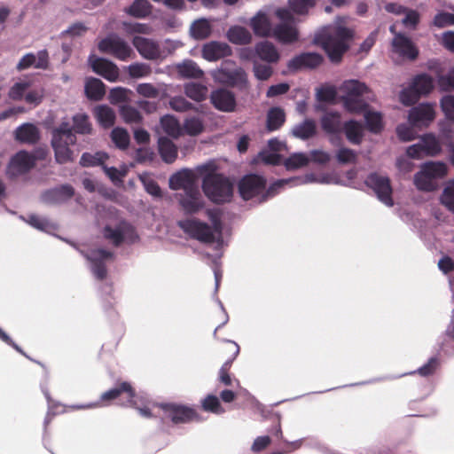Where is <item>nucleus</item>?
Masks as SVG:
<instances>
[{
	"mask_svg": "<svg viewBox=\"0 0 454 454\" xmlns=\"http://www.w3.org/2000/svg\"><path fill=\"white\" fill-rule=\"evenodd\" d=\"M349 18L337 16L334 20L320 27L315 34L313 42L320 46L333 63H339L343 54L349 49V42L354 40L355 29L348 26Z\"/></svg>",
	"mask_w": 454,
	"mask_h": 454,
	"instance_id": "f257e3e1",
	"label": "nucleus"
},
{
	"mask_svg": "<svg viewBox=\"0 0 454 454\" xmlns=\"http://www.w3.org/2000/svg\"><path fill=\"white\" fill-rule=\"evenodd\" d=\"M210 224L205 221L186 217L177 221V226L190 238L200 243L213 246L216 251H221L228 246V240L223 238V232L231 234V228L227 226L218 215L208 211Z\"/></svg>",
	"mask_w": 454,
	"mask_h": 454,
	"instance_id": "f03ea898",
	"label": "nucleus"
},
{
	"mask_svg": "<svg viewBox=\"0 0 454 454\" xmlns=\"http://www.w3.org/2000/svg\"><path fill=\"white\" fill-rule=\"evenodd\" d=\"M239 20L251 28L254 36L271 38L284 44V6L266 4L249 19Z\"/></svg>",
	"mask_w": 454,
	"mask_h": 454,
	"instance_id": "7ed1b4c3",
	"label": "nucleus"
},
{
	"mask_svg": "<svg viewBox=\"0 0 454 454\" xmlns=\"http://www.w3.org/2000/svg\"><path fill=\"white\" fill-rule=\"evenodd\" d=\"M81 254L88 261L89 268L94 278L100 282L98 290L103 300L114 299L113 282L108 281L107 263L115 260V252L104 247H98L86 253L81 251Z\"/></svg>",
	"mask_w": 454,
	"mask_h": 454,
	"instance_id": "20e7f679",
	"label": "nucleus"
},
{
	"mask_svg": "<svg viewBox=\"0 0 454 454\" xmlns=\"http://www.w3.org/2000/svg\"><path fill=\"white\" fill-rule=\"evenodd\" d=\"M284 186V177L277 179L273 184H268L267 177L260 173L245 175L238 184V192L244 200H254L262 203L268 200L277 193V187Z\"/></svg>",
	"mask_w": 454,
	"mask_h": 454,
	"instance_id": "39448f33",
	"label": "nucleus"
},
{
	"mask_svg": "<svg viewBox=\"0 0 454 454\" xmlns=\"http://www.w3.org/2000/svg\"><path fill=\"white\" fill-rule=\"evenodd\" d=\"M449 166L441 160H429L420 165L413 176V184L419 191L434 192L438 188L437 181L449 174Z\"/></svg>",
	"mask_w": 454,
	"mask_h": 454,
	"instance_id": "423d86ee",
	"label": "nucleus"
},
{
	"mask_svg": "<svg viewBox=\"0 0 454 454\" xmlns=\"http://www.w3.org/2000/svg\"><path fill=\"white\" fill-rule=\"evenodd\" d=\"M343 106L349 113H360L366 107L364 98L370 99V90L357 80L345 81L339 88Z\"/></svg>",
	"mask_w": 454,
	"mask_h": 454,
	"instance_id": "0eeeda50",
	"label": "nucleus"
},
{
	"mask_svg": "<svg viewBox=\"0 0 454 454\" xmlns=\"http://www.w3.org/2000/svg\"><path fill=\"white\" fill-rule=\"evenodd\" d=\"M201 187L207 198L214 203L231 202L234 196L232 181L223 174H215L212 177L204 179Z\"/></svg>",
	"mask_w": 454,
	"mask_h": 454,
	"instance_id": "6e6552de",
	"label": "nucleus"
},
{
	"mask_svg": "<svg viewBox=\"0 0 454 454\" xmlns=\"http://www.w3.org/2000/svg\"><path fill=\"white\" fill-rule=\"evenodd\" d=\"M101 233L114 247H120L122 244L134 245L140 241L136 227L125 219L118 221L114 225L105 224Z\"/></svg>",
	"mask_w": 454,
	"mask_h": 454,
	"instance_id": "1a4fd4ad",
	"label": "nucleus"
},
{
	"mask_svg": "<svg viewBox=\"0 0 454 454\" xmlns=\"http://www.w3.org/2000/svg\"><path fill=\"white\" fill-rule=\"evenodd\" d=\"M434 79L427 74L412 78L409 86L401 90L399 100L404 106L415 104L421 97L427 96L434 90Z\"/></svg>",
	"mask_w": 454,
	"mask_h": 454,
	"instance_id": "9d476101",
	"label": "nucleus"
},
{
	"mask_svg": "<svg viewBox=\"0 0 454 454\" xmlns=\"http://www.w3.org/2000/svg\"><path fill=\"white\" fill-rule=\"evenodd\" d=\"M100 52L111 54L121 61H127L135 56L130 44L119 34L108 33L98 44Z\"/></svg>",
	"mask_w": 454,
	"mask_h": 454,
	"instance_id": "9b49d317",
	"label": "nucleus"
},
{
	"mask_svg": "<svg viewBox=\"0 0 454 454\" xmlns=\"http://www.w3.org/2000/svg\"><path fill=\"white\" fill-rule=\"evenodd\" d=\"M314 4V0L288 1V11H286V43L294 42L298 39V30L296 28L297 20L292 14L304 15Z\"/></svg>",
	"mask_w": 454,
	"mask_h": 454,
	"instance_id": "f8f14e48",
	"label": "nucleus"
},
{
	"mask_svg": "<svg viewBox=\"0 0 454 454\" xmlns=\"http://www.w3.org/2000/svg\"><path fill=\"white\" fill-rule=\"evenodd\" d=\"M159 407L164 412L166 418L173 424H187L199 418L197 410L189 404L168 402L160 403Z\"/></svg>",
	"mask_w": 454,
	"mask_h": 454,
	"instance_id": "ddd939ff",
	"label": "nucleus"
},
{
	"mask_svg": "<svg viewBox=\"0 0 454 454\" xmlns=\"http://www.w3.org/2000/svg\"><path fill=\"white\" fill-rule=\"evenodd\" d=\"M31 86L32 81L29 78L20 80L10 88L8 96L12 100H25L26 103L37 106L43 99V90L34 89L27 91Z\"/></svg>",
	"mask_w": 454,
	"mask_h": 454,
	"instance_id": "4468645a",
	"label": "nucleus"
},
{
	"mask_svg": "<svg viewBox=\"0 0 454 454\" xmlns=\"http://www.w3.org/2000/svg\"><path fill=\"white\" fill-rule=\"evenodd\" d=\"M239 394L244 395L245 397H247L248 400L252 401L254 403L256 409L261 413L262 417L272 420L274 425L270 429V432L278 438L282 437L281 414L279 412H274L272 411V407L284 403V400L275 403L271 404L270 408H268L262 403H261L247 389L240 387Z\"/></svg>",
	"mask_w": 454,
	"mask_h": 454,
	"instance_id": "2eb2a0df",
	"label": "nucleus"
},
{
	"mask_svg": "<svg viewBox=\"0 0 454 454\" xmlns=\"http://www.w3.org/2000/svg\"><path fill=\"white\" fill-rule=\"evenodd\" d=\"M280 145H284V142L277 137L269 139L267 145L257 153L253 160L255 163L272 166L284 164V157L278 153Z\"/></svg>",
	"mask_w": 454,
	"mask_h": 454,
	"instance_id": "dca6fc26",
	"label": "nucleus"
},
{
	"mask_svg": "<svg viewBox=\"0 0 454 454\" xmlns=\"http://www.w3.org/2000/svg\"><path fill=\"white\" fill-rule=\"evenodd\" d=\"M74 192L73 185L66 183L43 191L40 199L47 205L61 204L71 200Z\"/></svg>",
	"mask_w": 454,
	"mask_h": 454,
	"instance_id": "f3484780",
	"label": "nucleus"
},
{
	"mask_svg": "<svg viewBox=\"0 0 454 454\" xmlns=\"http://www.w3.org/2000/svg\"><path fill=\"white\" fill-rule=\"evenodd\" d=\"M435 119L434 105L421 103L409 111L408 121L413 127H427Z\"/></svg>",
	"mask_w": 454,
	"mask_h": 454,
	"instance_id": "a211bd4d",
	"label": "nucleus"
},
{
	"mask_svg": "<svg viewBox=\"0 0 454 454\" xmlns=\"http://www.w3.org/2000/svg\"><path fill=\"white\" fill-rule=\"evenodd\" d=\"M123 393L128 395V402L132 403L133 399L137 396V393L129 381H121L117 383L113 387L102 393L96 403H98V407L108 406Z\"/></svg>",
	"mask_w": 454,
	"mask_h": 454,
	"instance_id": "6ab92c4d",
	"label": "nucleus"
},
{
	"mask_svg": "<svg viewBox=\"0 0 454 454\" xmlns=\"http://www.w3.org/2000/svg\"><path fill=\"white\" fill-rule=\"evenodd\" d=\"M88 66L92 72L109 82H114L117 71L116 64L108 58L99 57L90 53L87 59Z\"/></svg>",
	"mask_w": 454,
	"mask_h": 454,
	"instance_id": "aec40b11",
	"label": "nucleus"
},
{
	"mask_svg": "<svg viewBox=\"0 0 454 454\" xmlns=\"http://www.w3.org/2000/svg\"><path fill=\"white\" fill-rule=\"evenodd\" d=\"M390 31L395 35L392 41V51L402 59H415L418 56V50L411 41L402 34L395 33V27H390Z\"/></svg>",
	"mask_w": 454,
	"mask_h": 454,
	"instance_id": "412c9836",
	"label": "nucleus"
},
{
	"mask_svg": "<svg viewBox=\"0 0 454 454\" xmlns=\"http://www.w3.org/2000/svg\"><path fill=\"white\" fill-rule=\"evenodd\" d=\"M50 67L49 52L46 49L38 51L36 53L27 52L24 54L16 65L18 71L28 68L46 70Z\"/></svg>",
	"mask_w": 454,
	"mask_h": 454,
	"instance_id": "4be33fe9",
	"label": "nucleus"
},
{
	"mask_svg": "<svg viewBox=\"0 0 454 454\" xmlns=\"http://www.w3.org/2000/svg\"><path fill=\"white\" fill-rule=\"evenodd\" d=\"M209 98L213 106L221 112H233L237 106L235 93L227 89L214 90L210 93Z\"/></svg>",
	"mask_w": 454,
	"mask_h": 454,
	"instance_id": "5701e85b",
	"label": "nucleus"
},
{
	"mask_svg": "<svg viewBox=\"0 0 454 454\" xmlns=\"http://www.w3.org/2000/svg\"><path fill=\"white\" fill-rule=\"evenodd\" d=\"M231 55L232 48L226 42L211 40L201 47V56L207 61H216Z\"/></svg>",
	"mask_w": 454,
	"mask_h": 454,
	"instance_id": "b1692460",
	"label": "nucleus"
},
{
	"mask_svg": "<svg viewBox=\"0 0 454 454\" xmlns=\"http://www.w3.org/2000/svg\"><path fill=\"white\" fill-rule=\"evenodd\" d=\"M13 139L21 145H35L41 139V131L33 122H23L12 131Z\"/></svg>",
	"mask_w": 454,
	"mask_h": 454,
	"instance_id": "393cba45",
	"label": "nucleus"
},
{
	"mask_svg": "<svg viewBox=\"0 0 454 454\" xmlns=\"http://www.w3.org/2000/svg\"><path fill=\"white\" fill-rule=\"evenodd\" d=\"M367 184L375 192L381 202L388 207L393 206L392 189L387 177L373 174L368 177Z\"/></svg>",
	"mask_w": 454,
	"mask_h": 454,
	"instance_id": "a878e982",
	"label": "nucleus"
},
{
	"mask_svg": "<svg viewBox=\"0 0 454 454\" xmlns=\"http://www.w3.org/2000/svg\"><path fill=\"white\" fill-rule=\"evenodd\" d=\"M51 146L54 153L55 162L59 165H64L74 162L77 153L71 148L75 145H71L67 140H51Z\"/></svg>",
	"mask_w": 454,
	"mask_h": 454,
	"instance_id": "bb28decb",
	"label": "nucleus"
},
{
	"mask_svg": "<svg viewBox=\"0 0 454 454\" xmlns=\"http://www.w3.org/2000/svg\"><path fill=\"white\" fill-rule=\"evenodd\" d=\"M323 56L316 52L300 54L288 62V68L296 71L303 68H315L323 62Z\"/></svg>",
	"mask_w": 454,
	"mask_h": 454,
	"instance_id": "cd10ccee",
	"label": "nucleus"
},
{
	"mask_svg": "<svg viewBox=\"0 0 454 454\" xmlns=\"http://www.w3.org/2000/svg\"><path fill=\"white\" fill-rule=\"evenodd\" d=\"M173 73L179 79H195L200 77L203 71L193 59H184L173 65Z\"/></svg>",
	"mask_w": 454,
	"mask_h": 454,
	"instance_id": "c85d7f7f",
	"label": "nucleus"
},
{
	"mask_svg": "<svg viewBox=\"0 0 454 454\" xmlns=\"http://www.w3.org/2000/svg\"><path fill=\"white\" fill-rule=\"evenodd\" d=\"M106 86L100 78L87 76L84 80L83 91L90 101H100L105 98Z\"/></svg>",
	"mask_w": 454,
	"mask_h": 454,
	"instance_id": "c756f323",
	"label": "nucleus"
},
{
	"mask_svg": "<svg viewBox=\"0 0 454 454\" xmlns=\"http://www.w3.org/2000/svg\"><path fill=\"white\" fill-rule=\"evenodd\" d=\"M47 129L51 132V140H67L71 145H77V137L74 136L72 123L67 117H64L58 126Z\"/></svg>",
	"mask_w": 454,
	"mask_h": 454,
	"instance_id": "7c9ffc66",
	"label": "nucleus"
},
{
	"mask_svg": "<svg viewBox=\"0 0 454 454\" xmlns=\"http://www.w3.org/2000/svg\"><path fill=\"white\" fill-rule=\"evenodd\" d=\"M279 59L277 47L268 40L256 43V61L274 64Z\"/></svg>",
	"mask_w": 454,
	"mask_h": 454,
	"instance_id": "2f4dec72",
	"label": "nucleus"
},
{
	"mask_svg": "<svg viewBox=\"0 0 454 454\" xmlns=\"http://www.w3.org/2000/svg\"><path fill=\"white\" fill-rule=\"evenodd\" d=\"M97 123L103 129H109L115 121V111L106 104L96 106L92 110Z\"/></svg>",
	"mask_w": 454,
	"mask_h": 454,
	"instance_id": "473e14b6",
	"label": "nucleus"
},
{
	"mask_svg": "<svg viewBox=\"0 0 454 454\" xmlns=\"http://www.w3.org/2000/svg\"><path fill=\"white\" fill-rule=\"evenodd\" d=\"M179 205L184 215H194L204 209L205 200L201 196L190 192L179 200Z\"/></svg>",
	"mask_w": 454,
	"mask_h": 454,
	"instance_id": "72a5a7b5",
	"label": "nucleus"
},
{
	"mask_svg": "<svg viewBox=\"0 0 454 454\" xmlns=\"http://www.w3.org/2000/svg\"><path fill=\"white\" fill-rule=\"evenodd\" d=\"M133 46L142 58L145 59H154L157 56V49L154 41L144 36H135L133 38Z\"/></svg>",
	"mask_w": 454,
	"mask_h": 454,
	"instance_id": "f704fd0d",
	"label": "nucleus"
},
{
	"mask_svg": "<svg viewBox=\"0 0 454 454\" xmlns=\"http://www.w3.org/2000/svg\"><path fill=\"white\" fill-rule=\"evenodd\" d=\"M29 170V162L25 158L20 157L16 154L10 160L6 168V174L11 179H17L27 174Z\"/></svg>",
	"mask_w": 454,
	"mask_h": 454,
	"instance_id": "c9c22d12",
	"label": "nucleus"
},
{
	"mask_svg": "<svg viewBox=\"0 0 454 454\" xmlns=\"http://www.w3.org/2000/svg\"><path fill=\"white\" fill-rule=\"evenodd\" d=\"M153 4L148 0H133L123 12L135 19H145L152 13Z\"/></svg>",
	"mask_w": 454,
	"mask_h": 454,
	"instance_id": "e433bc0d",
	"label": "nucleus"
},
{
	"mask_svg": "<svg viewBox=\"0 0 454 454\" xmlns=\"http://www.w3.org/2000/svg\"><path fill=\"white\" fill-rule=\"evenodd\" d=\"M225 35L230 43L237 45L247 44L252 41L251 32L241 25H231Z\"/></svg>",
	"mask_w": 454,
	"mask_h": 454,
	"instance_id": "4c0bfd02",
	"label": "nucleus"
},
{
	"mask_svg": "<svg viewBox=\"0 0 454 454\" xmlns=\"http://www.w3.org/2000/svg\"><path fill=\"white\" fill-rule=\"evenodd\" d=\"M72 128L76 137L77 135H91L93 132V126L90 116L84 112L77 113L72 116Z\"/></svg>",
	"mask_w": 454,
	"mask_h": 454,
	"instance_id": "58836bf2",
	"label": "nucleus"
},
{
	"mask_svg": "<svg viewBox=\"0 0 454 454\" xmlns=\"http://www.w3.org/2000/svg\"><path fill=\"white\" fill-rule=\"evenodd\" d=\"M82 184L87 192H98L99 195L108 200H113L117 194L114 189L108 188L102 183L90 177H83L82 179Z\"/></svg>",
	"mask_w": 454,
	"mask_h": 454,
	"instance_id": "ea45409f",
	"label": "nucleus"
},
{
	"mask_svg": "<svg viewBox=\"0 0 454 454\" xmlns=\"http://www.w3.org/2000/svg\"><path fill=\"white\" fill-rule=\"evenodd\" d=\"M108 159V153L102 150L94 153L84 152L80 158L79 164L82 168L100 167L102 168Z\"/></svg>",
	"mask_w": 454,
	"mask_h": 454,
	"instance_id": "a19ab883",
	"label": "nucleus"
},
{
	"mask_svg": "<svg viewBox=\"0 0 454 454\" xmlns=\"http://www.w3.org/2000/svg\"><path fill=\"white\" fill-rule=\"evenodd\" d=\"M210 24L209 19L200 17L193 20L189 28V35L195 40H203L209 35Z\"/></svg>",
	"mask_w": 454,
	"mask_h": 454,
	"instance_id": "79ce46f5",
	"label": "nucleus"
},
{
	"mask_svg": "<svg viewBox=\"0 0 454 454\" xmlns=\"http://www.w3.org/2000/svg\"><path fill=\"white\" fill-rule=\"evenodd\" d=\"M19 218L27 223L32 228L41 231L49 232L51 230L55 229V225L46 217L40 216L35 213L29 214L27 218L20 215Z\"/></svg>",
	"mask_w": 454,
	"mask_h": 454,
	"instance_id": "37998d69",
	"label": "nucleus"
},
{
	"mask_svg": "<svg viewBox=\"0 0 454 454\" xmlns=\"http://www.w3.org/2000/svg\"><path fill=\"white\" fill-rule=\"evenodd\" d=\"M347 139L355 145L362 142L364 137V126L356 121H348L343 126Z\"/></svg>",
	"mask_w": 454,
	"mask_h": 454,
	"instance_id": "c03bdc74",
	"label": "nucleus"
},
{
	"mask_svg": "<svg viewBox=\"0 0 454 454\" xmlns=\"http://www.w3.org/2000/svg\"><path fill=\"white\" fill-rule=\"evenodd\" d=\"M200 406L204 411L216 415H222L226 411L225 408L222 405L219 397L213 393L207 394L200 400Z\"/></svg>",
	"mask_w": 454,
	"mask_h": 454,
	"instance_id": "a18cd8bd",
	"label": "nucleus"
},
{
	"mask_svg": "<svg viewBox=\"0 0 454 454\" xmlns=\"http://www.w3.org/2000/svg\"><path fill=\"white\" fill-rule=\"evenodd\" d=\"M184 92L187 98L200 102L207 98V89L201 82H188L184 86Z\"/></svg>",
	"mask_w": 454,
	"mask_h": 454,
	"instance_id": "49530a36",
	"label": "nucleus"
},
{
	"mask_svg": "<svg viewBox=\"0 0 454 454\" xmlns=\"http://www.w3.org/2000/svg\"><path fill=\"white\" fill-rule=\"evenodd\" d=\"M440 204L454 215V178L447 181L439 196Z\"/></svg>",
	"mask_w": 454,
	"mask_h": 454,
	"instance_id": "de8ad7c7",
	"label": "nucleus"
},
{
	"mask_svg": "<svg viewBox=\"0 0 454 454\" xmlns=\"http://www.w3.org/2000/svg\"><path fill=\"white\" fill-rule=\"evenodd\" d=\"M284 123V108L281 106L270 107L266 114V128L269 131L278 129Z\"/></svg>",
	"mask_w": 454,
	"mask_h": 454,
	"instance_id": "09e8293b",
	"label": "nucleus"
},
{
	"mask_svg": "<svg viewBox=\"0 0 454 454\" xmlns=\"http://www.w3.org/2000/svg\"><path fill=\"white\" fill-rule=\"evenodd\" d=\"M119 114L121 120L129 124H139L144 119L138 108L130 105H121Z\"/></svg>",
	"mask_w": 454,
	"mask_h": 454,
	"instance_id": "8fccbe9b",
	"label": "nucleus"
},
{
	"mask_svg": "<svg viewBox=\"0 0 454 454\" xmlns=\"http://www.w3.org/2000/svg\"><path fill=\"white\" fill-rule=\"evenodd\" d=\"M228 77L229 81L227 85L233 86L240 90H244L248 88L247 74L242 67H236L234 66Z\"/></svg>",
	"mask_w": 454,
	"mask_h": 454,
	"instance_id": "3c124183",
	"label": "nucleus"
},
{
	"mask_svg": "<svg viewBox=\"0 0 454 454\" xmlns=\"http://www.w3.org/2000/svg\"><path fill=\"white\" fill-rule=\"evenodd\" d=\"M110 138L115 147L124 150L127 149L130 143V136L129 131L123 127H114L110 132Z\"/></svg>",
	"mask_w": 454,
	"mask_h": 454,
	"instance_id": "603ef678",
	"label": "nucleus"
},
{
	"mask_svg": "<svg viewBox=\"0 0 454 454\" xmlns=\"http://www.w3.org/2000/svg\"><path fill=\"white\" fill-rule=\"evenodd\" d=\"M424 154L427 156H435L442 151V145L433 134H427L420 138Z\"/></svg>",
	"mask_w": 454,
	"mask_h": 454,
	"instance_id": "864d4df0",
	"label": "nucleus"
},
{
	"mask_svg": "<svg viewBox=\"0 0 454 454\" xmlns=\"http://www.w3.org/2000/svg\"><path fill=\"white\" fill-rule=\"evenodd\" d=\"M233 67H234V62L224 61L221 64L220 67L212 69L210 71L211 77L216 82L227 84V82L229 81L228 75L231 74Z\"/></svg>",
	"mask_w": 454,
	"mask_h": 454,
	"instance_id": "5fc2aeb1",
	"label": "nucleus"
},
{
	"mask_svg": "<svg viewBox=\"0 0 454 454\" xmlns=\"http://www.w3.org/2000/svg\"><path fill=\"white\" fill-rule=\"evenodd\" d=\"M323 129L329 133L334 134L340 129V116L337 113H328L321 120Z\"/></svg>",
	"mask_w": 454,
	"mask_h": 454,
	"instance_id": "6e6d98bb",
	"label": "nucleus"
},
{
	"mask_svg": "<svg viewBox=\"0 0 454 454\" xmlns=\"http://www.w3.org/2000/svg\"><path fill=\"white\" fill-rule=\"evenodd\" d=\"M292 133L295 137L298 138H309L316 133V124L313 121L307 120L302 123L296 125L293 129Z\"/></svg>",
	"mask_w": 454,
	"mask_h": 454,
	"instance_id": "4d7b16f0",
	"label": "nucleus"
},
{
	"mask_svg": "<svg viewBox=\"0 0 454 454\" xmlns=\"http://www.w3.org/2000/svg\"><path fill=\"white\" fill-rule=\"evenodd\" d=\"M132 96H134V93L131 90L117 86L110 90L109 100L113 104L124 103L131 100Z\"/></svg>",
	"mask_w": 454,
	"mask_h": 454,
	"instance_id": "13d9d810",
	"label": "nucleus"
},
{
	"mask_svg": "<svg viewBox=\"0 0 454 454\" xmlns=\"http://www.w3.org/2000/svg\"><path fill=\"white\" fill-rule=\"evenodd\" d=\"M205 255L211 261V262L214 265L213 272H214V278H215V294H216L219 290L222 278H223V272H222V270L220 269V266H221L220 260L223 256V252L219 251V253L215 255L211 254L209 253H207V254H205Z\"/></svg>",
	"mask_w": 454,
	"mask_h": 454,
	"instance_id": "bf43d9fd",
	"label": "nucleus"
},
{
	"mask_svg": "<svg viewBox=\"0 0 454 454\" xmlns=\"http://www.w3.org/2000/svg\"><path fill=\"white\" fill-rule=\"evenodd\" d=\"M365 122L370 131L378 133L383 129L382 116L378 112H366L364 114Z\"/></svg>",
	"mask_w": 454,
	"mask_h": 454,
	"instance_id": "052dcab7",
	"label": "nucleus"
},
{
	"mask_svg": "<svg viewBox=\"0 0 454 454\" xmlns=\"http://www.w3.org/2000/svg\"><path fill=\"white\" fill-rule=\"evenodd\" d=\"M102 170L115 186H121L123 184V179L127 174L125 169L119 170L116 167H108L105 164L102 166Z\"/></svg>",
	"mask_w": 454,
	"mask_h": 454,
	"instance_id": "680f3d73",
	"label": "nucleus"
},
{
	"mask_svg": "<svg viewBox=\"0 0 454 454\" xmlns=\"http://www.w3.org/2000/svg\"><path fill=\"white\" fill-rule=\"evenodd\" d=\"M253 72L258 81H266L272 74L271 64L256 61L253 64Z\"/></svg>",
	"mask_w": 454,
	"mask_h": 454,
	"instance_id": "e2e57ef3",
	"label": "nucleus"
},
{
	"mask_svg": "<svg viewBox=\"0 0 454 454\" xmlns=\"http://www.w3.org/2000/svg\"><path fill=\"white\" fill-rule=\"evenodd\" d=\"M168 104L172 110L180 113L189 111L193 107V104L183 96H175L171 98Z\"/></svg>",
	"mask_w": 454,
	"mask_h": 454,
	"instance_id": "0e129e2a",
	"label": "nucleus"
},
{
	"mask_svg": "<svg viewBox=\"0 0 454 454\" xmlns=\"http://www.w3.org/2000/svg\"><path fill=\"white\" fill-rule=\"evenodd\" d=\"M216 169V162L214 159H209L205 162L195 167V170L202 177V180L214 176L212 173Z\"/></svg>",
	"mask_w": 454,
	"mask_h": 454,
	"instance_id": "69168bd1",
	"label": "nucleus"
},
{
	"mask_svg": "<svg viewBox=\"0 0 454 454\" xmlns=\"http://www.w3.org/2000/svg\"><path fill=\"white\" fill-rule=\"evenodd\" d=\"M437 85L442 91L454 90V67L447 74L438 77Z\"/></svg>",
	"mask_w": 454,
	"mask_h": 454,
	"instance_id": "338daca9",
	"label": "nucleus"
},
{
	"mask_svg": "<svg viewBox=\"0 0 454 454\" xmlns=\"http://www.w3.org/2000/svg\"><path fill=\"white\" fill-rule=\"evenodd\" d=\"M440 106L445 117L449 120L454 121V96L446 95L442 97L440 101Z\"/></svg>",
	"mask_w": 454,
	"mask_h": 454,
	"instance_id": "774afa93",
	"label": "nucleus"
}]
</instances>
